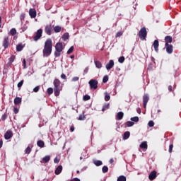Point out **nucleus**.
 <instances>
[{"label":"nucleus","mask_w":181,"mask_h":181,"mask_svg":"<svg viewBox=\"0 0 181 181\" xmlns=\"http://www.w3.org/2000/svg\"><path fill=\"white\" fill-rule=\"evenodd\" d=\"M3 142L2 140L0 141V149L2 148Z\"/></svg>","instance_id":"052dcab7"},{"label":"nucleus","mask_w":181,"mask_h":181,"mask_svg":"<svg viewBox=\"0 0 181 181\" xmlns=\"http://www.w3.org/2000/svg\"><path fill=\"white\" fill-rule=\"evenodd\" d=\"M11 44V39L8 36H4L3 39V47L8 49V46Z\"/></svg>","instance_id":"423d86ee"},{"label":"nucleus","mask_w":181,"mask_h":181,"mask_svg":"<svg viewBox=\"0 0 181 181\" xmlns=\"http://www.w3.org/2000/svg\"><path fill=\"white\" fill-rule=\"evenodd\" d=\"M37 146H39L40 148H45V141H42V140H39L37 142Z\"/></svg>","instance_id":"4be33fe9"},{"label":"nucleus","mask_w":181,"mask_h":181,"mask_svg":"<svg viewBox=\"0 0 181 181\" xmlns=\"http://www.w3.org/2000/svg\"><path fill=\"white\" fill-rule=\"evenodd\" d=\"M6 118H7V116L6 114L3 115L1 117L2 121H5Z\"/></svg>","instance_id":"864d4df0"},{"label":"nucleus","mask_w":181,"mask_h":181,"mask_svg":"<svg viewBox=\"0 0 181 181\" xmlns=\"http://www.w3.org/2000/svg\"><path fill=\"white\" fill-rule=\"evenodd\" d=\"M110 163H114V159L111 158V159L110 160Z\"/></svg>","instance_id":"e2e57ef3"},{"label":"nucleus","mask_w":181,"mask_h":181,"mask_svg":"<svg viewBox=\"0 0 181 181\" xmlns=\"http://www.w3.org/2000/svg\"><path fill=\"white\" fill-rule=\"evenodd\" d=\"M148 178L150 180H154L156 178V171H153L148 175Z\"/></svg>","instance_id":"dca6fc26"},{"label":"nucleus","mask_w":181,"mask_h":181,"mask_svg":"<svg viewBox=\"0 0 181 181\" xmlns=\"http://www.w3.org/2000/svg\"><path fill=\"white\" fill-rule=\"evenodd\" d=\"M165 45H169V43H172V42L173 41V38L170 35H167L165 37Z\"/></svg>","instance_id":"2eb2a0df"},{"label":"nucleus","mask_w":181,"mask_h":181,"mask_svg":"<svg viewBox=\"0 0 181 181\" xmlns=\"http://www.w3.org/2000/svg\"><path fill=\"white\" fill-rule=\"evenodd\" d=\"M114 67V60H110L109 63H107L105 66V68L107 70H111Z\"/></svg>","instance_id":"f8f14e48"},{"label":"nucleus","mask_w":181,"mask_h":181,"mask_svg":"<svg viewBox=\"0 0 181 181\" xmlns=\"http://www.w3.org/2000/svg\"><path fill=\"white\" fill-rule=\"evenodd\" d=\"M158 112H160V110H158Z\"/></svg>","instance_id":"774afa93"},{"label":"nucleus","mask_w":181,"mask_h":181,"mask_svg":"<svg viewBox=\"0 0 181 181\" xmlns=\"http://www.w3.org/2000/svg\"><path fill=\"white\" fill-rule=\"evenodd\" d=\"M93 162L95 166H101L103 165V161L100 160H93Z\"/></svg>","instance_id":"412c9836"},{"label":"nucleus","mask_w":181,"mask_h":181,"mask_svg":"<svg viewBox=\"0 0 181 181\" xmlns=\"http://www.w3.org/2000/svg\"><path fill=\"white\" fill-rule=\"evenodd\" d=\"M140 148L141 149H148V143L146 141H143L141 144H140Z\"/></svg>","instance_id":"6ab92c4d"},{"label":"nucleus","mask_w":181,"mask_h":181,"mask_svg":"<svg viewBox=\"0 0 181 181\" xmlns=\"http://www.w3.org/2000/svg\"><path fill=\"white\" fill-rule=\"evenodd\" d=\"M153 46L155 49V52L158 53V52H159V41L158 40H155L153 43Z\"/></svg>","instance_id":"9d476101"},{"label":"nucleus","mask_w":181,"mask_h":181,"mask_svg":"<svg viewBox=\"0 0 181 181\" xmlns=\"http://www.w3.org/2000/svg\"><path fill=\"white\" fill-rule=\"evenodd\" d=\"M108 81V76H105L103 78V83H107Z\"/></svg>","instance_id":"37998d69"},{"label":"nucleus","mask_w":181,"mask_h":181,"mask_svg":"<svg viewBox=\"0 0 181 181\" xmlns=\"http://www.w3.org/2000/svg\"><path fill=\"white\" fill-rule=\"evenodd\" d=\"M130 136H131V133L129 132H126L123 134V139L125 141L128 139V138H129Z\"/></svg>","instance_id":"aec40b11"},{"label":"nucleus","mask_w":181,"mask_h":181,"mask_svg":"<svg viewBox=\"0 0 181 181\" xmlns=\"http://www.w3.org/2000/svg\"><path fill=\"white\" fill-rule=\"evenodd\" d=\"M62 39L66 41L69 39V33H64L63 35H62Z\"/></svg>","instance_id":"f704fd0d"},{"label":"nucleus","mask_w":181,"mask_h":181,"mask_svg":"<svg viewBox=\"0 0 181 181\" xmlns=\"http://www.w3.org/2000/svg\"><path fill=\"white\" fill-rule=\"evenodd\" d=\"M16 33V29L15 28H12L10 30L9 35H11V36H15V34Z\"/></svg>","instance_id":"473e14b6"},{"label":"nucleus","mask_w":181,"mask_h":181,"mask_svg":"<svg viewBox=\"0 0 181 181\" xmlns=\"http://www.w3.org/2000/svg\"><path fill=\"white\" fill-rule=\"evenodd\" d=\"M108 108H110V104L106 103L103 105V108H102V111L104 112L106 110H108Z\"/></svg>","instance_id":"7c9ffc66"},{"label":"nucleus","mask_w":181,"mask_h":181,"mask_svg":"<svg viewBox=\"0 0 181 181\" xmlns=\"http://www.w3.org/2000/svg\"><path fill=\"white\" fill-rule=\"evenodd\" d=\"M43 162L47 163L50 160V156H46L42 158Z\"/></svg>","instance_id":"bb28decb"},{"label":"nucleus","mask_w":181,"mask_h":181,"mask_svg":"<svg viewBox=\"0 0 181 181\" xmlns=\"http://www.w3.org/2000/svg\"><path fill=\"white\" fill-rule=\"evenodd\" d=\"M148 101H149V95L148 94H145L143 96V106H144V108H146V105L148 104Z\"/></svg>","instance_id":"1a4fd4ad"},{"label":"nucleus","mask_w":181,"mask_h":181,"mask_svg":"<svg viewBox=\"0 0 181 181\" xmlns=\"http://www.w3.org/2000/svg\"><path fill=\"white\" fill-rule=\"evenodd\" d=\"M173 150V144H170L169 146V153H172V151Z\"/></svg>","instance_id":"09e8293b"},{"label":"nucleus","mask_w":181,"mask_h":181,"mask_svg":"<svg viewBox=\"0 0 181 181\" xmlns=\"http://www.w3.org/2000/svg\"><path fill=\"white\" fill-rule=\"evenodd\" d=\"M148 127H153V125H155V122H153V121L151 120L148 122Z\"/></svg>","instance_id":"c03bdc74"},{"label":"nucleus","mask_w":181,"mask_h":181,"mask_svg":"<svg viewBox=\"0 0 181 181\" xmlns=\"http://www.w3.org/2000/svg\"><path fill=\"white\" fill-rule=\"evenodd\" d=\"M1 21H2V18H1V16H0V28H1Z\"/></svg>","instance_id":"69168bd1"},{"label":"nucleus","mask_w":181,"mask_h":181,"mask_svg":"<svg viewBox=\"0 0 181 181\" xmlns=\"http://www.w3.org/2000/svg\"><path fill=\"white\" fill-rule=\"evenodd\" d=\"M39 90H40V86H36L35 88H33L34 93H37V91H39Z\"/></svg>","instance_id":"49530a36"},{"label":"nucleus","mask_w":181,"mask_h":181,"mask_svg":"<svg viewBox=\"0 0 181 181\" xmlns=\"http://www.w3.org/2000/svg\"><path fill=\"white\" fill-rule=\"evenodd\" d=\"M78 76H75L72 78V81H78Z\"/></svg>","instance_id":"5fc2aeb1"},{"label":"nucleus","mask_w":181,"mask_h":181,"mask_svg":"<svg viewBox=\"0 0 181 181\" xmlns=\"http://www.w3.org/2000/svg\"><path fill=\"white\" fill-rule=\"evenodd\" d=\"M103 173H107L108 172V167L107 165H104L102 168Z\"/></svg>","instance_id":"72a5a7b5"},{"label":"nucleus","mask_w":181,"mask_h":181,"mask_svg":"<svg viewBox=\"0 0 181 181\" xmlns=\"http://www.w3.org/2000/svg\"><path fill=\"white\" fill-rule=\"evenodd\" d=\"M53 48V42L52 39H47L45 42L44 49L42 50L43 57H49L52 54V49Z\"/></svg>","instance_id":"f257e3e1"},{"label":"nucleus","mask_w":181,"mask_h":181,"mask_svg":"<svg viewBox=\"0 0 181 181\" xmlns=\"http://www.w3.org/2000/svg\"><path fill=\"white\" fill-rule=\"evenodd\" d=\"M13 111L14 114H18V112H19V110L18 109V107H14Z\"/></svg>","instance_id":"603ef678"},{"label":"nucleus","mask_w":181,"mask_h":181,"mask_svg":"<svg viewBox=\"0 0 181 181\" xmlns=\"http://www.w3.org/2000/svg\"><path fill=\"white\" fill-rule=\"evenodd\" d=\"M117 119H119V120L122 119V118H124V112H119L117 113Z\"/></svg>","instance_id":"393cba45"},{"label":"nucleus","mask_w":181,"mask_h":181,"mask_svg":"<svg viewBox=\"0 0 181 181\" xmlns=\"http://www.w3.org/2000/svg\"><path fill=\"white\" fill-rule=\"evenodd\" d=\"M88 84L91 90H97V88H98V81H97V80L91 79L89 81Z\"/></svg>","instance_id":"39448f33"},{"label":"nucleus","mask_w":181,"mask_h":181,"mask_svg":"<svg viewBox=\"0 0 181 181\" xmlns=\"http://www.w3.org/2000/svg\"><path fill=\"white\" fill-rule=\"evenodd\" d=\"M29 15L32 18H36V10L33 8H30L29 10Z\"/></svg>","instance_id":"4468645a"},{"label":"nucleus","mask_w":181,"mask_h":181,"mask_svg":"<svg viewBox=\"0 0 181 181\" xmlns=\"http://www.w3.org/2000/svg\"><path fill=\"white\" fill-rule=\"evenodd\" d=\"M54 30L55 33H59V32H62V27L57 25L54 28Z\"/></svg>","instance_id":"a878e982"},{"label":"nucleus","mask_w":181,"mask_h":181,"mask_svg":"<svg viewBox=\"0 0 181 181\" xmlns=\"http://www.w3.org/2000/svg\"><path fill=\"white\" fill-rule=\"evenodd\" d=\"M62 170H63V167L62 165H59L55 170V174L60 175V173H62Z\"/></svg>","instance_id":"f3484780"},{"label":"nucleus","mask_w":181,"mask_h":181,"mask_svg":"<svg viewBox=\"0 0 181 181\" xmlns=\"http://www.w3.org/2000/svg\"><path fill=\"white\" fill-rule=\"evenodd\" d=\"M53 84H54V95L56 97H59V95H60V91H62V83L60 82V80L54 79Z\"/></svg>","instance_id":"f03ea898"},{"label":"nucleus","mask_w":181,"mask_h":181,"mask_svg":"<svg viewBox=\"0 0 181 181\" xmlns=\"http://www.w3.org/2000/svg\"><path fill=\"white\" fill-rule=\"evenodd\" d=\"M168 90H169L170 91H173L172 86H168Z\"/></svg>","instance_id":"13d9d810"},{"label":"nucleus","mask_w":181,"mask_h":181,"mask_svg":"<svg viewBox=\"0 0 181 181\" xmlns=\"http://www.w3.org/2000/svg\"><path fill=\"white\" fill-rule=\"evenodd\" d=\"M42 33H43V30L39 29L37 30L35 35L33 37L34 42H37V40L42 37Z\"/></svg>","instance_id":"0eeeda50"},{"label":"nucleus","mask_w":181,"mask_h":181,"mask_svg":"<svg viewBox=\"0 0 181 181\" xmlns=\"http://www.w3.org/2000/svg\"><path fill=\"white\" fill-rule=\"evenodd\" d=\"M61 78H62V80H66V78H67V76H66V74H61Z\"/></svg>","instance_id":"8fccbe9b"},{"label":"nucleus","mask_w":181,"mask_h":181,"mask_svg":"<svg viewBox=\"0 0 181 181\" xmlns=\"http://www.w3.org/2000/svg\"><path fill=\"white\" fill-rule=\"evenodd\" d=\"M22 50H23V45L22 44H18L16 46V51L17 52H22Z\"/></svg>","instance_id":"b1692460"},{"label":"nucleus","mask_w":181,"mask_h":181,"mask_svg":"<svg viewBox=\"0 0 181 181\" xmlns=\"http://www.w3.org/2000/svg\"><path fill=\"white\" fill-rule=\"evenodd\" d=\"M165 49L168 54H172L173 53V45L170 44H165Z\"/></svg>","instance_id":"6e6552de"},{"label":"nucleus","mask_w":181,"mask_h":181,"mask_svg":"<svg viewBox=\"0 0 181 181\" xmlns=\"http://www.w3.org/2000/svg\"><path fill=\"white\" fill-rule=\"evenodd\" d=\"M137 112H138V114H141V108L137 109Z\"/></svg>","instance_id":"680f3d73"},{"label":"nucleus","mask_w":181,"mask_h":181,"mask_svg":"<svg viewBox=\"0 0 181 181\" xmlns=\"http://www.w3.org/2000/svg\"><path fill=\"white\" fill-rule=\"evenodd\" d=\"M60 162V159L57 158H55L54 159V163H59Z\"/></svg>","instance_id":"3c124183"},{"label":"nucleus","mask_w":181,"mask_h":181,"mask_svg":"<svg viewBox=\"0 0 181 181\" xmlns=\"http://www.w3.org/2000/svg\"><path fill=\"white\" fill-rule=\"evenodd\" d=\"M71 181H80V179L74 178V180H71Z\"/></svg>","instance_id":"bf43d9fd"},{"label":"nucleus","mask_w":181,"mask_h":181,"mask_svg":"<svg viewBox=\"0 0 181 181\" xmlns=\"http://www.w3.org/2000/svg\"><path fill=\"white\" fill-rule=\"evenodd\" d=\"M78 121H84L86 119V115H84V112L83 114L79 115V117L78 118Z\"/></svg>","instance_id":"cd10ccee"},{"label":"nucleus","mask_w":181,"mask_h":181,"mask_svg":"<svg viewBox=\"0 0 181 181\" xmlns=\"http://www.w3.org/2000/svg\"><path fill=\"white\" fill-rule=\"evenodd\" d=\"M47 93L49 95H51V94H53V88H48L47 90Z\"/></svg>","instance_id":"e433bc0d"},{"label":"nucleus","mask_w":181,"mask_h":181,"mask_svg":"<svg viewBox=\"0 0 181 181\" xmlns=\"http://www.w3.org/2000/svg\"><path fill=\"white\" fill-rule=\"evenodd\" d=\"M148 35V32L146 31V28L143 27L141 28L139 32L138 33V36L140 37L141 40H146V36Z\"/></svg>","instance_id":"20e7f679"},{"label":"nucleus","mask_w":181,"mask_h":181,"mask_svg":"<svg viewBox=\"0 0 181 181\" xmlns=\"http://www.w3.org/2000/svg\"><path fill=\"white\" fill-rule=\"evenodd\" d=\"M70 57L71 59H74V55H71Z\"/></svg>","instance_id":"338daca9"},{"label":"nucleus","mask_w":181,"mask_h":181,"mask_svg":"<svg viewBox=\"0 0 181 181\" xmlns=\"http://www.w3.org/2000/svg\"><path fill=\"white\" fill-rule=\"evenodd\" d=\"M45 32L47 33V35H52V25H47L45 27Z\"/></svg>","instance_id":"ddd939ff"},{"label":"nucleus","mask_w":181,"mask_h":181,"mask_svg":"<svg viewBox=\"0 0 181 181\" xmlns=\"http://www.w3.org/2000/svg\"><path fill=\"white\" fill-rule=\"evenodd\" d=\"M134 125V122H131V121H128L126 123V126L129 127H132Z\"/></svg>","instance_id":"ea45409f"},{"label":"nucleus","mask_w":181,"mask_h":181,"mask_svg":"<svg viewBox=\"0 0 181 181\" xmlns=\"http://www.w3.org/2000/svg\"><path fill=\"white\" fill-rule=\"evenodd\" d=\"M22 86H23V80L21 81L18 83V85H17V86H18V88H21V87H22Z\"/></svg>","instance_id":"a18cd8bd"},{"label":"nucleus","mask_w":181,"mask_h":181,"mask_svg":"<svg viewBox=\"0 0 181 181\" xmlns=\"http://www.w3.org/2000/svg\"><path fill=\"white\" fill-rule=\"evenodd\" d=\"M63 43L57 42L55 45V51H54V56L56 57H60L62 52H63Z\"/></svg>","instance_id":"7ed1b4c3"},{"label":"nucleus","mask_w":181,"mask_h":181,"mask_svg":"<svg viewBox=\"0 0 181 181\" xmlns=\"http://www.w3.org/2000/svg\"><path fill=\"white\" fill-rule=\"evenodd\" d=\"M117 181H127V177L124 175H120L117 177Z\"/></svg>","instance_id":"c85d7f7f"},{"label":"nucleus","mask_w":181,"mask_h":181,"mask_svg":"<svg viewBox=\"0 0 181 181\" xmlns=\"http://www.w3.org/2000/svg\"><path fill=\"white\" fill-rule=\"evenodd\" d=\"M119 63H123L125 62V57H120L118 59Z\"/></svg>","instance_id":"a19ab883"},{"label":"nucleus","mask_w":181,"mask_h":181,"mask_svg":"<svg viewBox=\"0 0 181 181\" xmlns=\"http://www.w3.org/2000/svg\"><path fill=\"white\" fill-rule=\"evenodd\" d=\"M131 121H133V122H138V121H139V117H132Z\"/></svg>","instance_id":"58836bf2"},{"label":"nucleus","mask_w":181,"mask_h":181,"mask_svg":"<svg viewBox=\"0 0 181 181\" xmlns=\"http://www.w3.org/2000/svg\"><path fill=\"white\" fill-rule=\"evenodd\" d=\"M13 62H15V56L12 55V56L9 58V63H13Z\"/></svg>","instance_id":"79ce46f5"},{"label":"nucleus","mask_w":181,"mask_h":181,"mask_svg":"<svg viewBox=\"0 0 181 181\" xmlns=\"http://www.w3.org/2000/svg\"><path fill=\"white\" fill-rule=\"evenodd\" d=\"M88 68H86L84 70V73H88Z\"/></svg>","instance_id":"0e129e2a"},{"label":"nucleus","mask_w":181,"mask_h":181,"mask_svg":"<svg viewBox=\"0 0 181 181\" xmlns=\"http://www.w3.org/2000/svg\"><path fill=\"white\" fill-rule=\"evenodd\" d=\"M22 103V98H19V97H16L14 99V104L15 105H18V104H21Z\"/></svg>","instance_id":"a211bd4d"},{"label":"nucleus","mask_w":181,"mask_h":181,"mask_svg":"<svg viewBox=\"0 0 181 181\" xmlns=\"http://www.w3.org/2000/svg\"><path fill=\"white\" fill-rule=\"evenodd\" d=\"M23 64L24 66V69H26V59H23Z\"/></svg>","instance_id":"6e6d98bb"},{"label":"nucleus","mask_w":181,"mask_h":181,"mask_svg":"<svg viewBox=\"0 0 181 181\" xmlns=\"http://www.w3.org/2000/svg\"><path fill=\"white\" fill-rule=\"evenodd\" d=\"M90 98H91V97H90V95H85L83 97V101H88V100H90Z\"/></svg>","instance_id":"c9c22d12"},{"label":"nucleus","mask_w":181,"mask_h":181,"mask_svg":"<svg viewBox=\"0 0 181 181\" xmlns=\"http://www.w3.org/2000/svg\"><path fill=\"white\" fill-rule=\"evenodd\" d=\"M74 50V47L71 46L67 51V54H71V52Z\"/></svg>","instance_id":"4c0bfd02"},{"label":"nucleus","mask_w":181,"mask_h":181,"mask_svg":"<svg viewBox=\"0 0 181 181\" xmlns=\"http://www.w3.org/2000/svg\"><path fill=\"white\" fill-rule=\"evenodd\" d=\"M30 152H32V148L30 146H28L25 150V153H26L27 155H29Z\"/></svg>","instance_id":"2f4dec72"},{"label":"nucleus","mask_w":181,"mask_h":181,"mask_svg":"<svg viewBox=\"0 0 181 181\" xmlns=\"http://www.w3.org/2000/svg\"><path fill=\"white\" fill-rule=\"evenodd\" d=\"M12 136H13V133H12L11 131H8L6 132V134H4V138L5 139L8 140V139H11V138H12Z\"/></svg>","instance_id":"9b49d317"},{"label":"nucleus","mask_w":181,"mask_h":181,"mask_svg":"<svg viewBox=\"0 0 181 181\" xmlns=\"http://www.w3.org/2000/svg\"><path fill=\"white\" fill-rule=\"evenodd\" d=\"M120 36H122V32L119 31L116 34V37H120Z\"/></svg>","instance_id":"de8ad7c7"},{"label":"nucleus","mask_w":181,"mask_h":181,"mask_svg":"<svg viewBox=\"0 0 181 181\" xmlns=\"http://www.w3.org/2000/svg\"><path fill=\"white\" fill-rule=\"evenodd\" d=\"M110 98H111V96H110V93H105V100L110 101Z\"/></svg>","instance_id":"c756f323"},{"label":"nucleus","mask_w":181,"mask_h":181,"mask_svg":"<svg viewBox=\"0 0 181 181\" xmlns=\"http://www.w3.org/2000/svg\"><path fill=\"white\" fill-rule=\"evenodd\" d=\"M74 127H71V128H70V132H74Z\"/></svg>","instance_id":"4d7b16f0"},{"label":"nucleus","mask_w":181,"mask_h":181,"mask_svg":"<svg viewBox=\"0 0 181 181\" xmlns=\"http://www.w3.org/2000/svg\"><path fill=\"white\" fill-rule=\"evenodd\" d=\"M95 66L97 69H101L103 64L100 61H95Z\"/></svg>","instance_id":"5701e85b"}]
</instances>
